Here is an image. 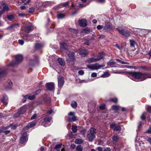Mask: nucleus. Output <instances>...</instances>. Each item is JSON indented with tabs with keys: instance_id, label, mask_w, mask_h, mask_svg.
<instances>
[{
	"instance_id": "f257e3e1",
	"label": "nucleus",
	"mask_w": 151,
	"mask_h": 151,
	"mask_svg": "<svg viewBox=\"0 0 151 151\" xmlns=\"http://www.w3.org/2000/svg\"><path fill=\"white\" fill-rule=\"evenodd\" d=\"M127 73L128 76L132 80L135 79L143 81L147 78H151V76H149L148 73H143L139 72H128Z\"/></svg>"
},
{
	"instance_id": "f03ea898",
	"label": "nucleus",
	"mask_w": 151,
	"mask_h": 151,
	"mask_svg": "<svg viewBox=\"0 0 151 151\" xmlns=\"http://www.w3.org/2000/svg\"><path fill=\"white\" fill-rule=\"evenodd\" d=\"M23 27L24 32L27 33H29L32 31L34 28L32 24L28 21L24 23Z\"/></svg>"
},
{
	"instance_id": "7ed1b4c3",
	"label": "nucleus",
	"mask_w": 151,
	"mask_h": 151,
	"mask_svg": "<svg viewBox=\"0 0 151 151\" xmlns=\"http://www.w3.org/2000/svg\"><path fill=\"white\" fill-rule=\"evenodd\" d=\"M90 133L87 135V137L89 141H92L96 137V129L94 128H91L90 129Z\"/></svg>"
},
{
	"instance_id": "20e7f679",
	"label": "nucleus",
	"mask_w": 151,
	"mask_h": 151,
	"mask_svg": "<svg viewBox=\"0 0 151 151\" xmlns=\"http://www.w3.org/2000/svg\"><path fill=\"white\" fill-rule=\"evenodd\" d=\"M23 59L22 55H17L15 56V60L13 61L9 64V65L12 66H14L18 64L21 62Z\"/></svg>"
},
{
	"instance_id": "39448f33",
	"label": "nucleus",
	"mask_w": 151,
	"mask_h": 151,
	"mask_svg": "<svg viewBox=\"0 0 151 151\" xmlns=\"http://www.w3.org/2000/svg\"><path fill=\"white\" fill-rule=\"evenodd\" d=\"M116 29L122 35L126 37H128L130 35V32L127 29H125L121 27H118Z\"/></svg>"
},
{
	"instance_id": "423d86ee",
	"label": "nucleus",
	"mask_w": 151,
	"mask_h": 151,
	"mask_svg": "<svg viewBox=\"0 0 151 151\" xmlns=\"http://www.w3.org/2000/svg\"><path fill=\"white\" fill-rule=\"evenodd\" d=\"M27 106L26 105L23 106L21 107L19 110L15 114L14 116L15 118L19 117L21 115L24 114L26 111Z\"/></svg>"
},
{
	"instance_id": "0eeeda50",
	"label": "nucleus",
	"mask_w": 151,
	"mask_h": 151,
	"mask_svg": "<svg viewBox=\"0 0 151 151\" xmlns=\"http://www.w3.org/2000/svg\"><path fill=\"white\" fill-rule=\"evenodd\" d=\"M103 53H99L97 55V58H90L88 60V61L89 63H92L99 60L103 58Z\"/></svg>"
},
{
	"instance_id": "6e6552de",
	"label": "nucleus",
	"mask_w": 151,
	"mask_h": 151,
	"mask_svg": "<svg viewBox=\"0 0 151 151\" xmlns=\"http://www.w3.org/2000/svg\"><path fill=\"white\" fill-rule=\"evenodd\" d=\"M88 68H89L92 70H97L103 67L102 66L99 65L98 64H93L87 65Z\"/></svg>"
},
{
	"instance_id": "1a4fd4ad",
	"label": "nucleus",
	"mask_w": 151,
	"mask_h": 151,
	"mask_svg": "<svg viewBox=\"0 0 151 151\" xmlns=\"http://www.w3.org/2000/svg\"><path fill=\"white\" fill-rule=\"evenodd\" d=\"M112 29V24L109 22H105L103 28V30L105 31H109Z\"/></svg>"
},
{
	"instance_id": "9d476101",
	"label": "nucleus",
	"mask_w": 151,
	"mask_h": 151,
	"mask_svg": "<svg viewBox=\"0 0 151 151\" xmlns=\"http://www.w3.org/2000/svg\"><path fill=\"white\" fill-rule=\"evenodd\" d=\"M67 61L68 62L74 61L75 59L74 54L73 52H70L68 55L67 58Z\"/></svg>"
},
{
	"instance_id": "9b49d317",
	"label": "nucleus",
	"mask_w": 151,
	"mask_h": 151,
	"mask_svg": "<svg viewBox=\"0 0 151 151\" xmlns=\"http://www.w3.org/2000/svg\"><path fill=\"white\" fill-rule=\"evenodd\" d=\"M58 86L59 88H61L63 85L64 83V78L61 76H59L58 78Z\"/></svg>"
},
{
	"instance_id": "f8f14e48",
	"label": "nucleus",
	"mask_w": 151,
	"mask_h": 151,
	"mask_svg": "<svg viewBox=\"0 0 151 151\" xmlns=\"http://www.w3.org/2000/svg\"><path fill=\"white\" fill-rule=\"evenodd\" d=\"M74 113L73 112H70L69 113L68 121L69 122L75 121L76 120V117L74 115Z\"/></svg>"
},
{
	"instance_id": "ddd939ff",
	"label": "nucleus",
	"mask_w": 151,
	"mask_h": 151,
	"mask_svg": "<svg viewBox=\"0 0 151 151\" xmlns=\"http://www.w3.org/2000/svg\"><path fill=\"white\" fill-rule=\"evenodd\" d=\"M27 133H24L21 136L20 139V142L23 144L26 142L27 140Z\"/></svg>"
},
{
	"instance_id": "4468645a",
	"label": "nucleus",
	"mask_w": 151,
	"mask_h": 151,
	"mask_svg": "<svg viewBox=\"0 0 151 151\" xmlns=\"http://www.w3.org/2000/svg\"><path fill=\"white\" fill-rule=\"evenodd\" d=\"M46 88L49 90H52L54 87V83H53L50 82L46 84Z\"/></svg>"
},
{
	"instance_id": "2eb2a0df",
	"label": "nucleus",
	"mask_w": 151,
	"mask_h": 151,
	"mask_svg": "<svg viewBox=\"0 0 151 151\" xmlns=\"http://www.w3.org/2000/svg\"><path fill=\"white\" fill-rule=\"evenodd\" d=\"M78 22L79 24L81 26L83 27H85L87 25L86 21V20L82 19L81 20H79Z\"/></svg>"
},
{
	"instance_id": "dca6fc26",
	"label": "nucleus",
	"mask_w": 151,
	"mask_h": 151,
	"mask_svg": "<svg viewBox=\"0 0 151 151\" xmlns=\"http://www.w3.org/2000/svg\"><path fill=\"white\" fill-rule=\"evenodd\" d=\"M36 124V122H33L29 123L25 127V129H29L30 128L32 127L35 126Z\"/></svg>"
},
{
	"instance_id": "f3484780",
	"label": "nucleus",
	"mask_w": 151,
	"mask_h": 151,
	"mask_svg": "<svg viewBox=\"0 0 151 151\" xmlns=\"http://www.w3.org/2000/svg\"><path fill=\"white\" fill-rule=\"evenodd\" d=\"M10 10L7 4L5 5L3 7V9L2 11H0V13L2 14L6 11H8Z\"/></svg>"
},
{
	"instance_id": "a211bd4d",
	"label": "nucleus",
	"mask_w": 151,
	"mask_h": 151,
	"mask_svg": "<svg viewBox=\"0 0 151 151\" xmlns=\"http://www.w3.org/2000/svg\"><path fill=\"white\" fill-rule=\"evenodd\" d=\"M60 46L61 50H66L67 49L68 47L67 44L64 42L61 43Z\"/></svg>"
},
{
	"instance_id": "6ab92c4d",
	"label": "nucleus",
	"mask_w": 151,
	"mask_h": 151,
	"mask_svg": "<svg viewBox=\"0 0 151 151\" xmlns=\"http://www.w3.org/2000/svg\"><path fill=\"white\" fill-rule=\"evenodd\" d=\"M88 53V51L87 50H81L79 52L80 55L83 57H84L87 55Z\"/></svg>"
},
{
	"instance_id": "aec40b11",
	"label": "nucleus",
	"mask_w": 151,
	"mask_h": 151,
	"mask_svg": "<svg viewBox=\"0 0 151 151\" xmlns=\"http://www.w3.org/2000/svg\"><path fill=\"white\" fill-rule=\"evenodd\" d=\"M43 45L42 43H37L35 44V47L36 49H39L43 47Z\"/></svg>"
},
{
	"instance_id": "412c9836",
	"label": "nucleus",
	"mask_w": 151,
	"mask_h": 151,
	"mask_svg": "<svg viewBox=\"0 0 151 151\" xmlns=\"http://www.w3.org/2000/svg\"><path fill=\"white\" fill-rule=\"evenodd\" d=\"M9 127H4L2 128L1 129H2L1 130V132H3L6 134H8V133H9L10 131L9 130L4 131V129H7Z\"/></svg>"
},
{
	"instance_id": "4be33fe9",
	"label": "nucleus",
	"mask_w": 151,
	"mask_h": 151,
	"mask_svg": "<svg viewBox=\"0 0 151 151\" xmlns=\"http://www.w3.org/2000/svg\"><path fill=\"white\" fill-rule=\"evenodd\" d=\"M58 62L60 65L64 66L65 65V62L63 59L60 58H58Z\"/></svg>"
},
{
	"instance_id": "5701e85b",
	"label": "nucleus",
	"mask_w": 151,
	"mask_h": 151,
	"mask_svg": "<svg viewBox=\"0 0 151 151\" xmlns=\"http://www.w3.org/2000/svg\"><path fill=\"white\" fill-rule=\"evenodd\" d=\"M8 98L6 96H4L3 97V99L2 100V101L3 104L5 105H6L7 104V101Z\"/></svg>"
},
{
	"instance_id": "b1692460",
	"label": "nucleus",
	"mask_w": 151,
	"mask_h": 151,
	"mask_svg": "<svg viewBox=\"0 0 151 151\" xmlns=\"http://www.w3.org/2000/svg\"><path fill=\"white\" fill-rule=\"evenodd\" d=\"M25 97H27V99L30 100H32L35 98V95L33 94V95H31L30 94L25 96Z\"/></svg>"
},
{
	"instance_id": "393cba45",
	"label": "nucleus",
	"mask_w": 151,
	"mask_h": 151,
	"mask_svg": "<svg viewBox=\"0 0 151 151\" xmlns=\"http://www.w3.org/2000/svg\"><path fill=\"white\" fill-rule=\"evenodd\" d=\"M120 107L117 105H114L112 107V109L115 111L120 110Z\"/></svg>"
},
{
	"instance_id": "a878e982",
	"label": "nucleus",
	"mask_w": 151,
	"mask_h": 151,
	"mask_svg": "<svg viewBox=\"0 0 151 151\" xmlns=\"http://www.w3.org/2000/svg\"><path fill=\"white\" fill-rule=\"evenodd\" d=\"M14 16L13 14H10L7 16V18L9 21H12L14 18Z\"/></svg>"
},
{
	"instance_id": "bb28decb",
	"label": "nucleus",
	"mask_w": 151,
	"mask_h": 151,
	"mask_svg": "<svg viewBox=\"0 0 151 151\" xmlns=\"http://www.w3.org/2000/svg\"><path fill=\"white\" fill-rule=\"evenodd\" d=\"M90 32V30L89 28H86L83 30L82 32L84 34H88Z\"/></svg>"
},
{
	"instance_id": "cd10ccee",
	"label": "nucleus",
	"mask_w": 151,
	"mask_h": 151,
	"mask_svg": "<svg viewBox=\"0 0 151 151\" xmlns=\"http://www.w3.org/2000/svg\"><path fill=\"white\" fill-rule=\"evenodd\" d=\"M72 130L74 133H76L77 131V127L76 126L72 125Z\"/></svg>"
},
{
	"instance_id": "c85d7f7f",
	"label": "nucleus",
	"mask_w": 151,
	"mask_h": 151,
	"mask_svg": "<svg viewBox=\"0 0 151 151\" xmlns=\"http://www.w3.org/2000/svg\"><path fill=\"white\" fill-rule=\"evenodd\" d=\"M71 106L73 108H76L77 107V104L75 101H73L71 103Z\"/></svg>"
},
{
	"instance_id": "c756f323",
	"label": "nucleus",
	"mask_w": 151,
	"mask_h": 151,
	"mask_svg": "<svg viewBox=\"0 0 151 151\" xmlns=\"http://www.w3.org/2000/svg\"><path fill=\"white\" fill-rule=\"evenodd\" d=\"M83 140L81 139H77L76 140L75 142L76 144H79L83 142Z\"/></svg>"
},
{
	"instance_id": "7c9ffc66",
	"label": "nucleus",
	"mask_w": 151,
	"mask_h": 151,
	"mask_svg": "<svg viewBox=\"0 0 151 151\" xmlns=\"http://www.w3.org/2000/svg\"><path fill=\"white\" fill-rule=\"evenodd\" d=\"M116 64V63L114 62L112 60H110L109 62L108 63V65L109 66H110L111 67H114V65H115Z\"/></svg>"
},
{
	"instance_id": "2f4dec72",
	"label": "nucleus",
	"mask_w": 151,
	"mask_h": 151,
	"mask_svg": "<svg viewBox=\"0 0 151 151\" xmlns=\"http://www.w3.org/2000/svg\"><path fill=\"white\" fill-rule=\"evenodd\" d=\"M51 4V2L50 1H45L42 4L43 6H46L47 5H50Z\"/></svg>"
},
{
	"instance_id": "473e14b6",
	"label": "nucleus",
	"mask_w": 151,
	"mask_h": 151,
	"mask_svg": "<svg viewBox=\"0 0 151 151\" xmlns=\"http://www.w3.org/2000/svg\"><path fill=\"white\" fill-rule=\"evenodd\" d=\"M52 119V117H48L45 118L44 120H45V122H46L49 124L50 121Z\"/></svg>"
},
{
	"instance_id": "72a5a7b5",
	"label": "nucleus",
	"mask_w": 151,
	"mask_h": 151,
	"mask_svg": "<svg viewBox=\"0 0 151 151\" xmlns=\"http://www.w3.org/2000/svg\"><path fill=\"white\" fill-rule=\"evenodd\" d=\"M6 72L4 70H2L0 72V78L4 76L6 74Z\"/></svg>"
},
{
	"instance_id": "f704fd0d",
	"label": "nucleus",
	"mask_w": 151,
	"mask_h": 151,
	"mask_svg": "<svg viewBox=\"0 0 151 151\" xmlns=\"http://www.w3.org/2000/svg\"><path fill=\"white\" fill-rule=\"evenodd\" d=\"M116 61L117 62H118L119 63H122V64H127V65L129 64V63H127V62H124L123 61L119 59H116Z\"/></svg>"
},
{
	"instance_id": "c9c22d12",
	"label": "nucleus",
	"mask_w": 151,
	"mask_h": 151,
	"mask_svg": "<svg viewBox=\"0 0 151 151\" xmlns=\"http://www.w3.org/2000/svg\"><path fill=\"white\" fill-rule=\"evenodd\" d=\"M65 15L64 14H59L57 15L58 19H62L65 17Z\"/></svg>"
},
{
	"instance_id": "e433bc0d",
	"label": "nucleus",
	"mask_w": 151,
	"mask_h": 151,
	"mask_svg": "<svg viewBox=\"0 0 151 151\" xmlns=\"http://www.w3.org/2000/svg\"><path fill=\"white\" fill-rule=\"evenodd\" d=\"M83 148L81 145H78L76 148V150L77 151H82Z\"/></svg>"
},
{
	"instance_id": "4c0bfd02",
	"label": "nucleus",
	"mask_w": 151,
	"mask_h": 151,
	"mask_svg": "<svg viewBox=\"0 0 151 151\" xmlns=\"http://www.w3.org/2000/svg\"><path fill=\"white\" fill-rule=\"evenodd\" d=\"M42 125L45 127H47L50 125V124L46 122H45V120L42 122Z\"/></svg>"
},
{
	"instance_id": "58836bf2",
	"label": "nucleus",
	"mask_w": 151,
	"mask_h": 151,
	"mask_svg": "<svg viewBox=\"0 0 151 151\" xmlns=\"http://www.w3.org/2000/svg\"><path fill=\"white\" fill-rule=\"evenodd\" d=\"M112 139L113 142H116L119 139V137L117 136H114L113 137Z\"/></svg>"
},
{
	"instance_id": "ea45409f",
	"label": "nucleus",
	"mask_w": 151,
	"mask_h": 151,
	"mask_svg": "<svg viewBox=\"0 0 151 151\" xmlns=\"http://www.w3.org/2000/svg\"><path fill=\"white\" fill-rule=\"evenodd\" d=\"M110 101L114 103H116L117 102L118 99L116 98H112L110 99Z\"/></svg>"
},
{
	"instance_id": "a19ab883",
	"label": "nucleus",
	"mask_w": 151,
	"mask_h": 151,
	"mask_svg": "<svg viewBox=\"0 0 151 151\" xmlns=\"http://www.w3.org/2000/svg\"><path fill=\"white\" fill-rule=\"evenodd\" d=\"M62 145V144L61 143L56 145H55L54 148L56 149L60 148L61 147Z\"/></svg>"
},
{
	"instance_id": "79ce46f5",
	"label": "nucleus",
	"mask_w": 151,
	"mask_h": 151,
	"mask_svg": "<svg viewBox=\"0 0 151 151\" xmlns=\"http://www.w3.org/2000/svg\"><path fill=\"white\" fill-rule=\"evenodd\" d=\"M121 130L120 127L119 126H118L114 128V130L116 131H120Z\"/></svg>"
},
{
	"instance_id": "37998d69",
	"label": "nucleus",
	"mask_w": 151,
	"mask_h": 151,
	"mask_svg": "<svg viewBox=\"0 0 151 151\" xmlns=\"http://www.w3.org/2000/svg\"><path fill=\"white\" fill-rule=\"evenodd\" d=\"M40 90H36L35 92H33V94L35 96L36 95H37L40 93Z\"/></svg>"
},
{
	"instance_id": "c03bdc74",
	"label": "nucleus",
	"mask_w": 151,
	"mask_h": 151,
	"mask_svg": "<svg viewBox=\"0 0 151 151\" xmlns=\"http://www.w3.org/2000/svg\"><path fill=\"white\" fill-rule=\"evenodd\" d=\"M69 30L70 32L73 33H76L77 32V31L76 30L72 28H70Z\"/></svg>"
},
{
	"instance_id": "a18cd8bd",
	"label": "nucleus",
	"mask_w": 151,
	"mask_h": 151,
	"mask_svg": "<svg viewBox=\"0 0 151 151\" xmlns=\"http://www.w3.org/2000/svg\"><path fill=\"white\" fill-rule=\"evenodd\" d=\"M34 9L33 8H30L29 9V12L30 13H32L34 12Z\"/></svg>"
},
{
	"instance_id": "49530a36",
	"label": "nucleus",
	"mask_w": 151,
	"mask_h": 151,
	"mask_svg": "<svg viewBox=\"0 0 151 151\" xmlns=\"http://www.w3.org/2000/svg\"><path fill=\"white\" fill-rule=\"evenodd\" d=\"M99 109H100L104 110L105 109V105L104 104H101L100 106Z\"/></svg>"
},
{
	"instance_id": "de8ad7c7",
	"label": "nucleus",
	"mask_w": 151,
	"mask_h": 151,
	"mask_svg": "<svg viewBox=\"0 0 151 151\" xmlns=\"http://www.w3.org/2000/svg\"><path fill=\"white\" fill-rule=\"evenodd\" d=\"M84 71L82 70H80L78 71V73L79 75H83L84 74Z\"/></svg>"
},
{
	"instance_id": "09e8293b",
	"label": "nucleus",
	"mask_w": 151,
	"mask_h": 151,
	"mask_svg": "<svg viewBox=\"0 0 151 151\" xmlns=\"http://www.w3.org/2000/svg\"><path fill=\"white\" fill-rule=\"evenodd\" d=\"M10 125L11 128L13 129H15L17 127L16 125H15L10 124Z\"/></svg>"
},
{
	"instance_id": "8fccbe9b",
	"label": "nucleus",
	"mask_w": 151,
	"mask_h": 151,
	"mask_svg": "<svg viewBox=\"0 0 151 151\" xmlns=\"http://www.w3.org/2000/svg\"><path fill=\"white\" fill-rule=\"evenodd\" d=\"M103 28V26L102 25H99L97 27V28L98 30L101 29Z\"/></svg>"
},
{
	"instance_id": "3c124183",
	"label": "nucleus",
	"mask_w": 151,
	"mask_h": 151,
	"mask_svg": "<svg viewBox=\"0 0 151 151\" xmlns=\"http://www.w3.org/2000/svg\"><path fill=\"white\" fill-rule=\"evenodd\" d=\"M37 116V115L36 114H35L33 115L32 116L31 118V120H33V119H35Z\"/></svg>"
},
{
	"instance_id": "603ef678",
	"label": "nucleus",
	"mask_w": 151,
	"mask_h": 151,
	"mask_svg": "<svg viewBox=\"0 0 151 151\" xmlns=\"http://www.w3.org/2000/svg\"><path fill=\"white\" fill-rule=\"evenodd\" d=\"M26 15V14L25 13H20L19 14V16L22 17L25 16Z\"/></svg>"
},
{
	"instance_id": "864d4df0",
	"label": "nucleus",
	"mask_w": 151,
	"mask_h": 151,
	"mask_svg": "<svg viewBox=\"0 0 151 151\" xmlns=\"http://www.w3.org/2000/svg\"><path fill=\"white\" fill-rule=\"evenodd\" d=\"M130 45L132 46H134V41L130 40Z\"/></svg>"
},
{
	"instance_id": "5fc2aeb1",
	"label": "nucleus",
	"mask_w": 151,
	"mask_h": 151,
	"mask_svg": "<svg viewBox=\"0 0 151 151\" xmlns=\"http://www.w3.org/2000/svg\"><path fill=\"white\" fill-rule=\"evenodd\" d=\"M96 1L98 3H103L105 2V0H96Z\"/></svg>"
},
{
	"instance_id": "6e6d98bb",
	"label": "nucleus",
	"mask_w": 151,
	"mask_h": 151,
	"mask_svg": "<svg viewBox=\"0 0 151 151\" xmlns=\"http://www.w3.org/2000/svg\"><path fill=\"white\" fill-rule=\"evenodd\" d=\"M19 43L21 45H22L24 43L23 40H18Z\"/></svg>"
},
{
	"instance_id": "4d7b16f0",
	"label": "nucleus",
	"mask_w": 151,
	"mask_h": 151,
	"mask_svg": "<svg viewBox=\"0 0 151 151\" xmlns=\"http://www.w3.org/2000/svg\"><path fill=\"white\" fill-rule=\"evenodd\" d=\"M91 76L92 77H96L97 76V74L96 73H93L91 74Z\"/></svg>"
},
{
	"instance_id": "13d9d810",
	"label": "nucleus",
	"mask_w": 151,
	"mask_h": 151,
	"mask_svg": "<svg viewBox=\"0 0 151 151\" xmlns=\"http://www.w3.org/2000/svg\"><path fill=\"white\" fill-rule=\"evenodd\" d=\"M115 123H112L110 125V127L111 128H113L115 127Z\"/></svg>"
},
{
	"instance_id": "bf43d9fd",
	"label": "nucleus",
	"mask_w": 151,
	"mask_h": 151,
	"mask_svg": "<svg viewBox=\"0 0 151 151\" xmlns=\"http://www.w3.org/2000/svg\"><path fill=\"white\" fill-rule=\"evenodd\" d=\"M141 119L142 120H144L145 119V113L143 114L141 117Z\"/></svg>"
},
{
	"instance_id": "052dcab7",
	"label": "nucleus",
	"mask_w": 151,
	"mask_h": 151,
	"mask_svg": "<svg viewBox=\"0 0 151 151\" xmlns=\"http://www.w3.org/2000/svg\"><path fill=\"white\" fill-rule=\"evenodd\" d=\"M147 111L151 113V106H148L147 108Z\"/></svg>"
},
{
	"instance_id": "680f3d73",
	"label": "nucleus",
	"mask_w": 151,
	"mask_h": 151,
	"mask_svg": "<svg viewBox=\"0 0 151 151\" xmlns=\"http://www.w3.org/2000/svg\"><path fill=\"white\" fill-rule=\"evenodd\" d=\"M102 148L101 147H99L97 148V150L99 151H102Z\"/></svg>"
},
{
	"instance_id": "e2e57ef3",
	"label": "nucleus",
	"mask_w": 151,
	"mask_h": 151,
	"mask_svg": "<svg viewBox=\"0 0 151 151\" xmlns=\"http://www.w3.org/2000/svg\"><path fill=\"white\" fill-rule=\"evenodd\" d=\"M69 2L68 1L66 2L63 4V6H65L68 4Z\"/></svg>"
},
{
	"instance_id": "0e129e2a",
	"label": "nucleus",
	"mask_w": 151,
	"mask_h": 151,
	"mask_svg": "<svg viewBox=\"0 0 151 151\" xmlns=\"http://www.w3.org/2000/svg\"><path fill=\"white\" fill-rule=\"evenodd\" d=\"M104 36L102 35H99V37H98L99 39H103L104 37Z\"/></svg>"
},
{
	"instance_id": "69168bd1",
	"label": "nucleus",
	"mask_w": 151,
	"mask_h": 151,
	"mask_svg": "<svg viewBox=\"0 0 151 151\" xmlns=\"http://www.w3.org/2000/svg\"><path fill=\"white\" fill-rule=\"evenodd\" d=\"M147 132L151 134V127L147 131Z\"/></svg>"
},
{
	"instance_id": "338daca9",
	"label": "nucleus",
	"mask_w": 151,
	"mask_h": 151,
	"mask_svg": "<svg viewBox=\"0 0 151 151\" xmlns=\"http://www.w3.org/2000/svg\"><path fill=\"white\" fill-rule=\"evenodd\" d=\"M89 40H86L85 42L84 43V44L87 45H89Z\"/></svg>"
},
{
	"instance_id": "774afa93",
	"label": "nucleus",
	"mask_w": 151,
	"mask_h": 151,
	"mask_svg": "<svg viewBox=\"0 0 151 151\" xmlns=\"http://www.w3.org/2000/svg\"><path fill=\"white\" fill-rule=\"evenodd\" d=\"M111 149L109 147H107L105 149L104 151H110Z\"/></svg>"
}]
</instances>
